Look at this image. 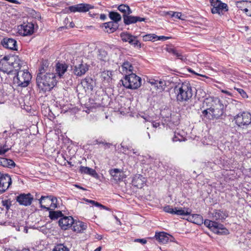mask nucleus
I'll use <instances>...</instances> for the list:
<instances>
[{
    "label": "nucleus",
    "instance_id": "1",
    "mask_svg": "<svg viewBox=\"0 0 251 251\" xmlns=\"http://www.w3.org/2000/svg\"><path fill=\"white\" fill-rule=\"evenodd\" d=\"M57 82L55 74L53 73H38L37 75L36 83L40 93L50 91L56 85Z\"/></svg>",
    "mask_w": 251,
    "mask_h": 251
},
{
    "label": "nucleus",
    "instance_id": "2",
    "mask_svg": "<svg viewBox=\"0 0 251 251\" xmlns=\"http://www.w3.org/2000/svg\"><path fill=\"white\" fill-rule=\"evenodd\" d=\"M176 100L178 103H185L190 100L193 95V87L188 81L178 83L174 88Z\"/></svg>",
    "mask_w": 251,
    "mask_h": 251
},
{
    "label": "nucleus",
    "instance_id": "3",
    "mask_svg": "<svg viewBox=\"0 0 251 251\" xmlns=\"http://www.w3.org/2000/svg\"><path fill=\"white\" fill-rule=\"evenodd\" d=\"M204 104L207 107H209V111L211 112L212 120L221 118L225 113V106L218 98L206 99L204 100Z\"/></svg>",
    "mask_w": 251,
    "mask_h": 251
},
{
    "label": "nucleus",
    "instance_id": "4",
    "mask_svg": "<svg viewBox=\"0 0 251 251\" xmlns=\"http://www.w3.org/2000/svg\"><path fill=\"white\" fill-rule=\"evenodd\" d=\"M13 75H15L13 77V83L18 87H27L31 79V75L26 69L13 73Z\"/></svg>",
    "mask_w": 251,
    "mask_h": 251
},
{
    "label": "nucleus",
    "instance_id": "5",
    "mask_svg": "<svg viewBox=\"0 0 251 251\" xmlns=\"http://www.w3.org/2000/svg\"><path fill=\"white\" fill-rule=\"evenodd\" d=\"M121 81L125 88L130 89H136L141 85V77L134 73L126 75Z\"/></svg>",
    "mask_w": 251,
    "mask_h": 251
},
{
    "label": "nucleus",
    "instance_id": "6",
    "mask_svg": "<svg viewBox=\"0 0 251 251\" xmlns=\"http://www.w3.org/2000/svg\"><path fill=\"white\" fill-rule=\"evenodd\" d=\"M57 199L56 197L53 196H42L39 200V203L40 207L46 209V211L54 209L57 207Z\"/></svg>",
    "mask_w": 251,
    "mask_h": 251
},
{
    "label": "nucleus",
    "instance_id": "7",
    "mask_svg": "<svg viewBox=\"0 0 251 251\" xmlns=\"http://www.w3.org/2000/svg\"><path fill=\"white\" fill-rule=\"evenodd\" d=\"M13 60V58L11 57V55L4 56L0 61V71L8 75L13 74L11 65Z\"/></svg>",
    "mask_w": 251,
    "mask_h": 251
},
{
    "label": "nucleus",
    "instance_id": "8",
    "mask_svg": "<svg viewBox=\"0 0 251 251\" xmlns=\"http://www.w3.org/2000/svg\"><path fill=\"white\" fill-rule=\"evenodd\" d=\"M234 119L238 126L244 127L251 123V114L249 112H243L236 115Z\"/></svg>",
    "mask_w": 251,
    "mask_h": 251
},
{
    "label": "nucleus",
    "instance_id": "9",
    "mask_svg": "<svg viewBox=\"0 0 251 251\" xmlns=\"http://www.w3.org/2000/svg\"><path fill=\"white\" fill-rule=\"evenodd\" d=\"M211 6V12L213 14L223 15L224 12L228 10L227 5L219 0H211L210 1Z\"/></svg>",
    "mask_w": 251,
    "mask_h": 251
},
{
    "label": "nucleus",
    "instance_id": "10",
    "mask_svg": "<svg viewBox=\"0 0 251 251\" xmlns=\"http://www.w3.org/2000/svg\"><path fill=\"white\" fill-rule=\"evenodd\" d=\"M34 30V25L30 22L24 23L18 27L20 35L25 36L32 35Z\"/></svg>",
    "mask_w": 251,
    "mask_h": 251
},
{
    "label": "nucleus",
    "instance_id": "11",
    "mask_svg": "<svg viewBox=\"0 0 251 251\" xmlns=\"http://www.w3.org/2000/svg\"><path fill=\"white\" fill-rule=\"evenodd\" d=\"M163 210L165 212L171 214H176L178 216H186L190 215L191 210L188 208H181L177 209L176 207L173 208L172 206L170 205H167L163 207Z\"/></svg>",
    "mask_w": 251,
    "mask_h": 251
},
{
    "label": "nucleus",
    "instance_id": "12",
    "mask_svg": "<svg viewBox=\"0 0 251 251\" xmlns=\"http://www.w3.org/2000/svg\"><path fill=\"white\" fill-rule=\"evenodd\" d=\"M16 200L19 205L28 206L31 204L34 198L30 193H21L16 197Z\"/></svg>",
    "mask_w": 251,
    "mask_h": 251
},
{
    "label": "nucleus",
    "instance_id": "13",
    "mask_svg": "<svg viewBox=\"0 0 251 251\" xmlns=\"http://www.w3.org/2000/svg\"><path fill=\"white\" fill-rule=\"evenodd\" d=\"M154 238L158 242L164 244L174 242L175 240L173 236L164 231L156 232Z\"/></svg>",
    "mask_w": 251,
    "mask_h": 251
},
{
    "label": "nucleus",
    "instance_id": "14",
    "mask_svg": "<svg viewBox=\"0 0 251 251\" xmlns=\"http://www.w3.org/2000/svg\"><path fill=\"white\" fill-rule=\"evenodd\" d=\"M11 57L13 58V62L11 64L12 70H14L13 73H16L17 72L22 71V68L23 69H26V63L24 61L22 60L18 56L11 55Z\"/></svg>",
    "mask_w": 251,
    "mask_h": 251
},
{
    "label": "nucleus",
    "instance_id": "15",
    "mask_svg": "<svg viewBox=\"0 0 251 251\" xmlns=\"http://www.w3.org/2000/svg\"><path fill=\"white\" fill-rule=\"evenodd\" d=\"M94 6L87 3H79L68 7L71 12H86L90 9L93 8Z\"/></svg>",
    "mask_w": 251,
    "mask_h": 251
},
{
    "label": "nucleus",
    "instance_id": "16",
    "mask_svg": "<svg viewBox=\"0 0 251 251\" xmlns=\"http://www.w3.org/2000/svg\"><path fill=\"white\" fill-rule=\"evenodd\" d=\"M74 220L72 216H63L58 221V224L61 228L66 230L73 226Z\"/></svg>",
    "mask_w": 251,
    "mask_h": 251
},
{
    "label": "nucleus",
    "instance_id": "17",
    "mask_svg": "<svg viewBox=\"0 0 251 251\" xmlns=\"http://www.w3.org/2000/svg\"><path fill=\"white\" fill-rule=\"evenodd\" d=\"M236 6L243 10L246 14L251 17V1L242 0L236 2Z\"/></svg>",
    "mask_w": 251,
    "mask_h": 251
},
{
    "label": "nucleus",
    "instance_id": "18",
    "mask_svg": "<svg viewBox=\"0 0 251 251\" xmlns=\"http://www.w3.org/2000/svg\"><path fill=\"white\" fill-rule=\"evenodd\" d=\"M89 69V66L86 63H81L74 67V73L75 75L80 76L84 75Z\"/></svg>",
    "mask_w": 251,
    "mask_h": 251
},
{
    "label": "nucleus",
    "instance_id": "19",
    "mask_svg": "<svg viewBox=\"0 0 251 251\" xmlns=\"http://www.w3.org/2000/svg\"><path fill=\"white\" fill-rule=\"evenodd\" d=\"M124 23L126 25H129L132 24H135L137 22H145L146 20V18H141L138 16L123 15Z\"/></svg>",
    "mask_w": 251,
    "mask_h": 251
},
{
    "label": "nucleus",
    "instance_id": "20",
    "mask_svg": "<svg viewBox=\"0 0 251 251\" xmlns=\"http://www.w3.org/2000/svg\"><path fill=\"white\" fill-rule=\"evenodd\" d=\"M146 181V178L141 175H135L132 181V185L138 188H142Z\"/></svg>",
    "mask_w": 251,
    "mask_h": 251
},
{
    "label": "nucleus",
    "instance_id": "21",
    "mask_svg": "<svg viewBox=\"0 0 251 251\" xmlns=\"http://www.w3.org/2000/svg\"><path fill=\"white\" fill-rule=\"evenodd\" d=\"M3 47L11 50H17V42L12 38H5L1 42Z\"/></svg>",
    "mask_w": 251,
    "mask_h": 251
},
{
    "label": "nucleus",
    "instance_id": "22",
    "mask_svg": "<svg viewBox=\"0 0 251 251\" xmlns=\"http://www.w3.org/2000/svg\"><path fill=\"white\" fill-rule=\"evenodd\" d=\"M133 67L131 63L128 61H125L123 62L121 67L120 68V71L121 73L125 75H126L133 73Z\"/></svg>",
    "mask_w": 251,
    "mask_h": 251
},
{
    "label": "nucleus",
    "instance_id": "23",
    "mask_svg": "<svg viewBox=\"0 0 251 251\" xmlns=\"http://www.w3.org/2000/svg\"><path fill=\"white\" fill-rule=\"evenodd\" d=\"M119 24L113 21H111L103 24V26L104 27V30L109 33L114 32L119 27Z\"/></svg>",
    "mask_w": 251,
    "mask_h": 251
},
{
    "label": "nucleus",
    "instance_id": "24",
    "mask_svg": "<svg viewBox=\"0 0 251 251\" xmlns=\"http://www.w3.org/2000/svg\"><path fill=\"white\" fill-rule=\"evenodd\" d=\"M68 65L65 63L58 62L55 65V71L58 76L61 78L67 71Z\"/></svg>",
    "mask_w": 251,
    "mask_h": 251
},
{
    "label": "nucleus",
    "instance_id": "25",
    "mask_svg": "<svg viewBox=\"0 0 251 251\" xmlns=\"http://www.w3.org/2000/svg\"><path fill=\"white\" fill-rule=\"evenodd\" d=\"M212 215L216 220H221L223 221L228 217V214L226 211L215 210L212 213Z\"/></svg>",
    "mask_w": 251,
    "mask_h": 251
},
{
    "label": "nucleus",
    "instance_id": "26",
    "mask_svg": "<svg viewBox=\"0 0 251 251\" xmlns=\"http://www.w3.org/2000/svg\"><path fill=\"white\" fill-rule=\"evenodd\" d=\"M187 216H188V215ZM188 216L189 217L187 220L195 224L201 225L203 223V219L202 217L199 214H196L191 215L190 213V215H188Z\"/></svg>",
    "mask_w": 251,
    "mask_h": 251
},
{
    "label": "nucleus",
    "instance_id": "27",
    "mask_svg": "<svg viewBox=\"0 0 251 251\" xmlns=\"http://www.w3.org/2000/svg\"><path fill=\"white\" fill-rule=\"evenodd\" d=\"M112 72L104 71L101 72L100 77L104 83L109 84L112 81Z\"/></svg>",
    "mask_w": 251,
    "mask_h": 251
},
{
    "label": "nucleus",
    "instance_id": "28",
    "mask_svg": "<svg viewBox=\"0 0 251 251\" xmlns=\"http://www.w3.org/2000/svg\"><path fill=\"white\" fill-rule=\"evenodd\" d=\"M72 227L74 231L82 232L83 230L86 229L87 225L82 222L76 221V222H75L74 221Z\"/></svg>",
    "mask_w": 251,
    "mask_h": 251
},
{
    "label": "nucleus",
    "instance_id": "29",
    "mask_svg": "<svg viewBox=\"0 0 251 251\" xmlns=\"http://www.w3.org/2000/svg\"><path fill=\"white\" fill-rule=\"evenodd\" d=\"M109 173L116 182L121 181L123 178L122 172L119 169H111L109 171Z\"/></svg>",
    "mask_w": 251,
    "mask_h": 251
},
{
    "label": "nucleus",
    "instance_id": "30",
    "mask_svg": "<svg viewBox=\"0 0 251 251\" xmlns=\"http://www.w3.org/2000/svg\"><path fill=\"white\" fill-rule=\"evenodd\" d=\"M101 144L102 145L105 149L109 148L112 145L111 144L106 142L102 137H99V138L92 141L90 144L91 145Z\"/></svg>",
    "mask_w": 251,
    "mask_h": 251
},
{
    "label": "nucleus",
    "instance_id": "31",
    "mask_svg": "<svg viewBox=\"0 0 251 251\" xmlns=\"http://www.w3.org/2000/svg\"><path fill=\"white\" fill-rule=\"evenodd\" d=\"M0 165L4 167L12 168L16 165L15 162L11 159L6 158H1L0 159Z\"/></svg>",
    "mask_w": 251,
    "mask_h": 251
},
{
    "label": "nucleus",
    "instance_id": "32",
    "mask_svg": "<svg viewBox=\"0 0 251 251\" xmlns=\"http://www.w3.org/2000/svg\"><path fill=\"white\" fill-rule=\"evenodd\" d=\"M49 64L50 63L48 60H43L41 63V65L39 69V73L45 74L46 72H50V68L49 67Z\"/></svg>",
    "mask_w": 251,
    "mask_h": 251
},
{
    "label": "nucleus",
    "instance_id": "33",
    "mask_svg": "<svg viewBox=\"0 0 251 251\" xmlns=\"http://www.w3.org/2000/svg\"><path fill=\"white\" fill-rule=\"evenodd\" d=\"M49 211V217L51 220H56L59 218H61L63 216V214L61 211H53L52 209H50Z\"/></svg>",
    "mask_w": 251,
    "mask_h": 251
},
{
    "label": "nucleus",
    "instance_id": "34",
    "mask_svg": "<svg viewBox=\"0 0 251 251\" xmlns=\"http://www.w3.org/2000/svg\"><path fill=\"white\" fill-rule=\"evenodd\" d=\"M79 172L81 174L90 175L93 176L97 175L96 172L95 170L87 167L82 166H81L80 167Z\"/></svg>",
    "mask_w": 251,
    "mask_h": 251
},
{
    "label": "nucleus",
    "instance_id": "35",
    "mask_svg": "<svg viewBox=\"0 0 251 251\" xmlns=\"http://www.w3.org/2000/svg\"><path fill=\"white\" fill-rule=\"evenodd\" d=\"M118 10L123 13V15H130L132 13V10L128 5L126 4H121L118 7Z\"/></svg>",
    "mask_w": 251,
    "mask_h": 251
},
{
    "label": "nucleus",
    "instance_id": "36",
    "mask_svg": "<svg viewBox=\"0 0 251 251\" xmlns=\"http://www.w3.org/2000/svg\"><path fill=\"white\" fill-rule=\"evenodd\" d=\"M109 17L112 21L118 23L121 21V15L117 12L111 11L109 13Z\"/></svg>",
    "mask_w": 251,
    "mask_h": 251
},
{
    "label": "nucleus",
    "instance_id": "37",
    "mask_svg": "<svg viewBox=\"0 0 251 251\" xmlns=\"http://www.w3.org/2000/svg\"><path fill=\"white\" fill-rule=\"evenodd\" d=\"M83 83L84 85V87H86L87 89L90 90L93 89L94 82L91 78H85L83 81Z\"/></svg>",
    "mask_w": 251,
    "mask_h": 251
},
{
    "label": "nucleus",
    "instance_id": "38",
    "mask_svg": "<svg viewBox=\"0 0 251 251\" xmlns=\"http://www.w3.org/2000/svg\"><path fill=\"white\" fill-rule=\"evenodd\" d=\"M98 58L100 60L106 61L108 59L107 51L103 49L99 50Z\"/></svg>",
    "mask_w": 251,
    "mask_h": 251
},
{
    "label": "nucleus",
    "instance_id": "39",
    "mask_svg": "<svg viewBox=\"0 0 251 251\" xmlns=\"http://www.w3.org/2000/svg\"><path fill=\"white\" fill-rule=\"evenodd\" d=\"M128 43L134 48H137L138 49L141 48V44L137 39V36L133 35L132 38L129 40Z\"/></svg>",
    "mask_w": 251,
    "mask_h": 251
},
{
    "label": "nucleus",
    "instance_id": "40",
    "mask_svg": "<svg viewBox=\"0 0 251 251\" xmlns=\"http://www.w3.org/2000/svg\"><path fill=\"white\" fill-rule=\"evenodd\" d=\"M133 35L127 32H123L120 34V37L122 40L124 42H129V40L132 38Z\"/></svg>",
    "mask_w": 251,
    "mask_h": 251
},
{
    "label": "nucleus",
    "instance_id": "41",
    "mask_svg": "<svg viewBox=\"0 0 251 251\" xmlns=\"http://www.w3.org/2000/svg\"><path fill=\"white\" fill-rule=\"evenodd\" d=\"M10 150V148L6 144V142L3 141L0 143V155H2Z\"/></svg>",
    "mask_w": 251,
    "mask_h": 251
},
{
    "label": "nucleus",
    "instance_id": "42",
    "mask_svg": "<svg viewBox=\"0 0 251 251\" xmlns=\"http://www.w3.org/2000/svg\"><path fill=\"white\" fill-rule=\"evenodd\" d=\"M52 251H70V250L64 244H59L54 246Z\"/></svg>",
    "mask_w": 251,
    "mask_h": 251
},
{
    "label": "nucleus",
    "instance_id": "43",
    "mask_svg": "<svg viewBox=\"0 0 251 251\" xmlns=\"http://www.w3.org/2000/svg\"><path fill=\"white\" fill-rule=\"evenodd\" d=\"M157 37L158 36L154 34H149L144 35L143 40L144 41H154V40H156Z\"/></svg>",
    "mask_w": 251,
    "mask_h": 251
},
{
    "label": "nucleus",
    "instance_id": "44",
    "mask_svg": "<svg viewBox=\"0 0 251 251\" xmlns=\"http://www.w3.org/2000/svg\"><path fill=\"white\" fill-rule=\"evenodd\" d=\"M215 222H213L209 220H205L204 222V225L213 231Z\"/></svg>",
    "mask_w": 251,
    "mask_h": 251
},
{
    "label": "nucleus",
    "instance_id": "45",
    "mask_svg": "<svg viewBox=\"0 0 251 251\" xmlns=\"http://www.w3.org/2000/svg\"><path fill=\"white\" fill-rule=\"evenodd\" d=\"M2 205L5 207L6 210H8L11 206V201L10 200H4L1 201Z\"/></svg>",
    "mask_w": 251,
    "mask_h": 251
},
{
    "label": "nucleus",
    "instance_id": "46",
    "mask_svg": "<svg viewBox=\"0 0 251 251\" xmlns=\"http://www.w3.org/2000/svg\"><path fill=\"white\" fill-rule=\"evenodd\" d=\"M214 224V228H213V231L215 233L216 231H219V230H221L223 228H225V227L224 226V225H223L222 224H219L217 222H216Z\"/></svg>",
    "mask_w": 251,
    "mask_h": 251
},
{
    "label": "nucleus",
    "instance_id": "47",
    "mask_svg": "<svg viewBox=\"0 0 251 251\" xmlns=\"http://www.w3.org/2000/svg\"><path fill=\"white\" fill-rule=\"evenodd\" d=\"M184 140V138L183 136L180 135L178 133H175L174 137L172 138V141L173 142H177V141H182Z\"/></svg>",
    "mask_w": 251,
    "mask_h": 251
},
{
    "label": "nucleus",
    "instance_id": "48",
    "mask_svg": "<svg viewBox=\"0 0 251 251\" xmlns=\"http://www.w3.org/2000/svg\"><path fill=\"white\" fill-rule=\"evenodd\" d=\"M202 113V116H203L204 117L209 119H212L211 112L209 111V107H207V108L206 109L203 110Z\"/></svg>",
    "mask_w": 251,
    "mask_h": 251
},
{
    "label": "nucleus",
    "instance_id": "49",
    "mask_svg": "<svg viewBox=\"0 0 251 251\" xmlns=\"http://www.w3.org/2000/svg\"><path fill=\"white\" fill-rule=\"evenodd\" d=\"M168 14L169 15H170L171 16V17H175L176 18H177L179 19H181V20L183 19L181 18V17L182 16V14L180 12L170 11V12H168Z\"/></svg>",
    "mask_w": 251,
    "mask_h": 251
},
{
    "label": "nucleus",
    "instance_id": "50",
    "mask_svg": "<svg viewBox=\"0 0 251 251\" xmlns=\"http://www.w3.org/2000/svg\"><path fill=\"white\" fill-rule=\"evenodd\" d=\"M234 89L236 90L243 98H248V95L246 92L241 88H237L236 87H234Z\"/></svg>",
    "mask_w": 251,
    "mask_h": 251
},
{
    "label": "nucleus",
    "instance_id": "51",
    "mask_svg": "<svg viewBox=\"0 0 251 251\" xmlns=\"http://www.w3.org/2000/svg\"><path fill=\"white\" fill-rule=\"evenodd\" d=\"M215 233L217 234H224L226 235L229 233L228 230L226 228H224L221 230H219V231H216Z\"/></svg>",
    "mask_w": 251,
    "mask_h": 251
},
{
    "label": "nucleus",
    "instance_id": "52",
    "mask_svg": "<svg viewBox=\"0 0 251 251\" xmlns=\"http://www.w3.org/2000/svg\"><path fill=\"white\" fill-rule=\"evenodd\" d=\"M165 85V83L163 81L158 80V83H157L156 88L158 89L162 90L164 89L163 86Z\"/></svg>",
    "mask_w": 251,
    "mask_h": 251
},
{
    "label": "nucleus",
    "instance_id": "53",
    "mask_svg": "<svg viewBox=\"0 0 251 251\" xmlns=\"http://www.w3.org/2000/svg\"><path fill=\"white\" fill-rule=\"evenodd\" d=\"M167 50L168 52L172 53L173 55H175L177 50H176L174 48H168L167 49Z\"/></svg>",
    "mask_w": 251,
    "mask_h": 251
},
{
    "label": "nucleus",
    "instance_id": "54",
    "mask_svg": "<svg viewBox=\"0 0 251 251\" xmlns=\"http://www.w3.org/2000/svg\"><path fill=\"white\" fill-rule=\"evenodd\" d=\"M174 55L176 56L177 57H178V58H179L182 60H183L184 59L181 53L180 52H179V51H178L177 50H176V51Z\"/></svg>",
    "mask_w": 251,
    "mask_h": 251
},
{
    "label": "nucleus",
    "instance_id": "55",
    "mask_svg": "<svg viewBox=\"0 0 251 251\" xmlns=\"http://www.w3.org/2000/svg\"><path fill=\"white\" fill-rule=\"evenodd\" d=\"M135 242L141 243L142 244H145L147 243V240L145 239H136Z\"/></svg>",
    "mask_w": 251,
    "mask_h": 251
},
{
    "label": "nucleus",
    "instance_id": "56",
    "mask_svg": "<svg viewBox=\"0 0 251 251\" xmlns=\"http://www.w3.org/2000/svg\"><path fill=\"white\" fill-rule=\"evenodd\" d=\"M169 38V37H166V36H158V37H157L156 40H162L165 41V40L168 39Z\"/></svg>",
    "mask_w": 251,
    "mask_h": 251
},
{
    "label": "nucleus",
    "instance_id": "57",
    "mask_svg": "<svg viewBox=\"0 0 251 251\" xmlns=\"http://www.w3.org/2000/svg\"><path fill=\"white\" fill-rule=\"evenodd\" d=\"M89 203L93 204L97 207H98V205H100V203L91 200H90Z\"/></svg>",
    "mask_w": 251,
    "mask_h": 251
},
{
    "label": "nucleus",
    "instance_id": "58",
    "mask_svg": "<svg viewBox=\"0 0 251 251\" xmlns=\"http://www.w3.org/2000/svg\"><path fill=\"white\" fill-rule=\"evenodd\" d=\"M150 83L152 85H154L156 87L157 83H158V80L152 79L151 80Z\"/></svg>",
    "mask_w": 251,
    "mask_h": 251
},
{
    "label": "nucleus",
    "instance_id": "59",
    "mask_svg": "<svg viewBox=\"0 0 251 251\" xmlns=\"http://www.w3.org/2000/svg\"><path fill=\"white\" fill-rule=\"evenodd\" d=\"M98 207H100L101 209H105V210H110V209L108 207H106V206H105L104 205H102L100 203V205H98Z\"/></svg>",
    "mask_w": 251,
    "mask_h": 251
},
{
    "label": "nucleus",
    "instance_id": "60",
    "mask_svg": "<svg viewBox=\"0 0 251 251\" xmlns=\"http://www.w3.org/2000/svg\"><path fill=\"white\" fill-rule=\"evenodd\" d=\"M222 92L223 93L226 94V95H227L228 96H231V93L230 92H229V91H227L226 90H222Z\"/></svg>",
    "mask_w": 251,
    "mask_h": 251
},
{
    "label": "nucleus",
    "instance_id": "61",
    "mask_svg": "<svg viewBox=\"0 0 251 251\" xmlns=\"http://www.w3.org/2000/svg\"><path fill=\"white\" fill-rule=\"evenodd\" d=\"M106 18V16L104 14H101L100 15V19L102 20H104Z\"/></svg>",
    "mask_w": 251,
    "mask_h": 251
},
{
    "label": "nucleus",
    "instance_id": "62",
    "mask_svg": "<svg viewBox=\"0 0 251 251\" xmlns=\"http://www.w3.org/2000/svg\"><path fill=\"white\" fill-rule=\"evenodd\" d=\"M95 238L98 239V240H100L102 239V237L100 235L96 234V236H95Z\"/></svg>",
    "mask_w": 251,
    "mask_h": 251
},
{
    "label": "nucleus",
    "instance_id": "63",
    "mask_svg": "<svg viewBox=\"0 0 251 251\" xmlns=\"http://www.w3.org/2000/svg\"><path fill=\"white\" fill-rule=\"evenodd\" d=\"M132 151L134 154H136V155H139V153L137 151H135L134 149H132Z\"/></svg>",
    "mask_w": 251,
    "mask_h": 251
},
{
    "label": "nucleus",
    "instance_id": "64",
    "mask_svg": "<svg viewBox=\"0 0 251 251\" xmlns=\"http://www.w3.org/2000/svg\"><path fill=\"white\" fill-rule=\"evenodd\" d=\"M84 201H85V202H89V201L90 200H89V199H86V198H84L82 199Z\"/></svg>",
    "mask_w": 251,
    "mask_h": 251
}]
</instances>
